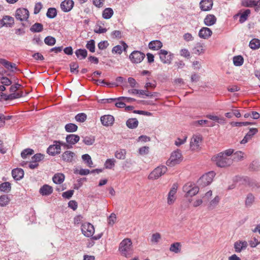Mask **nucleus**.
Segmentation results:
<instances>
[{"label": "nucleus", "instance_id": "4d7b16f0", "mask_svg": "<svg viewBox=\"0 0 260 260\" xmlns=\"http://www.w3.org/2000/svg\"><path fill=\"white\" fill-rule=\"evenodd\" d=\"M233 126H242L252 125L253 123L250 122H234L231 123Z\"/></svg>", "mask_w": 260, "mask_h": 260}, {"label": "nucleus", "instance_id": "6e6552de", "mask_svg": "<svg viewBox=\"0 0 260 260\" xmlns=\"http://www.w3.org/2000/svg\"><path fill=\"white\" fill-rule=\"evenodd\" d=\"M20 86V85L19 84H15L11 86L10 91L11 93L8 95L7 99L13 100L21 98L23 95L22 91L18 90Z\"/></svg>", "mask_w": 260, "mask_h": 260}, {"label": "nucleus", "instance_id": "5701e85b", "mask_svg": "<svg viewBox=\"0 0 260 260\" xmlns=\"http://www.w3.org/2000/svg\"><path fill=\"white\" fill-rule=\"evenodd\" d=\"M67 143L70 145H74L79 142L80 137L78 135L75 134H70L67 136L66 138Z\"/></svg>", "mask_w": 260, "mask_h": 260}, {"label": "nucleus", "instance_id": "37998d69", "mask_svg": "<svg viewBox=\"0 0 260 260\" xmlns=\"http://www.w3.org/2000/svg\"><path fill=\"white\" fill-rule=\"evenodd\" d=\"M126 151L125 149L117 150L115 153V156L119 159H124L125 157Z\"/></svg>", "mask_w": 260, "mask_h": 260}, {"label": "nucleus", "instance_id": "ea45409f", "mask_svg": "<svg viewBox=\"0 0 260 260\" xmlns=\"http://www.w3.org/2000/svg\"><path fill=\"white\" fill-rule=\"evenodd\" d=\"M10 201L8 195H2L0 197V206L4 207L7 205Z\"/></svg>", "mask_w": 260, "mask_h": 260}, {"label": "nucleus", "instance_id": "79ce46f5", "mask_svg": "<svg viewBox=\"0 0 260 260\" xmlns=\"http://www.w3.org/2000/svg\"><path fill=\"white\" fill-rule=\"evenodd\" d=\"M161 238V236L160 234L159 233H155L152 235L150 241L153 244H157L159 242Z\"/></svg>", "mask_w": 260, "mask_h": 260}, {"label": "nucleus", "instance_id": "c85d7f7f", "mask_svg": "<svg viewBox=\"0 0 260 260\" xmlns=\"http://www.w3.org/2000/svg\"><path fill=\"white\" fill-rule=\"evenodd\" d=\"M249 46L252 50L259 49L260 47V40L256 38L252 39L249 42Z\"/></svg>", "mask_w": 260, "mask_h": 260}, {"label": "nucleus", "instance_id": "603ef678", "mask_svg": "<svg viewBox=\"0 0 260 260\" xmlns=\"http://www.w3.org/2000/svg\"><path fill=\"white\" fill-rule=\"evenodd\" d=\"M44 42L49 46H52L55 44L56 40L53 37L48 36L44 39Z\"/></svg>", "mask_w": 260, "mask_h": 260}, {"label": "nucleus", "instance_id": "6ab92c4d", "mask_svg": "<svg viewBox=\"0 0 260 260\" xmlns=\"http://www.w3.org/2000/svg\"><path fill=\"white\" fill-rule=\"evenodd\" d=\"M101 121L103 125L108 126L113 124L114 118L110 115H104L101 117Z\"/></svg>", "mask_w": 260, "mask_h": 260}, {"label": "nucleus", "instance_id": "5fc2aeb1", "mask_svg": "<svg viewBox=\"0 0 260 260\" xmlns=\"http://www.w3.org/2000/svg\"><path fill=\"white\" fill-rule=\"evenodd\" d=\"M206 117L211 120L215 121L217 122L218 123H224V121H225V119H224V118H219L218 116H214V115H207L206 116Z\"/></svg>", "mask_w": 260, "mask_h": 260}, {"label": "nucleus", "instance_id": "f3484780", "mask_svg": "<svg viewBox=\"0 0 260 260\" xmlns=\"http://www.w3.org/2000/svg\"><path fill=\"white\" fill-rule=\"evenodd\" d=\"M248 246L246 241L238 240L234 243V249L236 252L239 253L245 249Z\"/></svg>", "mask_w": 260, "mask_h": 260}, {"label": "nucleus", "instance_id": "4468645a", "mask_svg": "<svg viewBox=\"0 0 260 260\" xmlns=\"http://www.w3.org/2000/svg\"><path fill=\"white\" fill-rule=\"evenodd\" d=\"M159 58L161 61L165 64H170L172 59V55L169 54L168 52L165 50L161 49L159 52Z\"/></svg>", "mask_w": 260, "mask_h": 260}, {"label": "nucleus", "instance_id": "2f4dec72", "mask_svg": "<svg viewBox=\"0 0 260 260\" xmlns=\"http://www.w3.org/2000/svg\"><path fill=\"white\" fill-rule=\"evenodd\" d=\"M126 124L128 128L133 129L138 126V121L136 118H129L127 120Z\"/></svg>", "mask_w": 260, "mask_h": 260}, {"label": "nucleus", "instance_id": "09e8293b", "mask_svg": "<svg viewBox=\"0 0 260 260\" xmlns=\"http://www.w3.org/2000/svg\"><path fill=\"white\" fill-rule=\"evenodd\" d=\"M34 153V151L30 148L24 149L21 153V157L23 158H26L27 156L31 155Z\"/></svg>", "mask_w": 260, "mask_h": 260}, {"label": "nucleus", "instance_id": "bb28decb", "mask_svg": "<svg viewBox=\"0 0 260 260\" xmlns=\"http://www.w3.org/2000/svg\"><path fill=\"white\" fill-rule=\"evenodd\" d=\"M122 46L117 45L114 47L112 50L113 53H116L120 54L122 52L123 49L125 51L127 48V45L124 42H122Z\"/></svg>", "mask_w": 260, "mask_h": 260}, {"label": "nucleus", "instance_id": "423d86ee", "mask_svg": "<svg viewBox=\"0 0 260 260\" xmlns=\"http://www.w3.org/2000/svg\"><path fill=\"white\" fill-rule=\"evenodd\" d=\"M183 190L185 193V197L188 198L192 197L197 194L199 191V188L194 184L187 183L183 186Z\"/></svg>", "mask_w": 260, "mask_h": 260}, {"label": "nucleus", "instance_id": "a18cd8bd", "mask_svg": "<svg viewBox=\"0 0 260 260\" xmlns=\"http://www.w3.org/2000/svg\"><path fill=\"white\" fill-rule=\"evenodd\" d=\"M24 165H25L26 167H28L31 169H34L39 166V164L31 160L29 162H23L22 166H24Z\"/></svg>", "mask_w": 260, "mask_h": 260}, {"label": "nucleus", "instance_id": "4be33fe9", "mask_svg": "<svg viewBox=\"0 0 260 260\" xmlns=\"http://www.w3.org/2000/svg\"><path fill=\"white\" fill-rule=\"evenodd\" d=\"M53 192V188L48 184H45L40 188L39 192L42 196H49Z\"/></svg>", "mask_w": 260, "mask_h": 260}, {"label": "nucleus", "instance_id": "49530a36", "mask_svg": "<svg viewBox=\"0 0 260 260\" xmlns=\"http://www.w3.org/2000/svg\"><path fill=\"white\" fill-rule=\"evenodd\" d=\"M11 188V184L8 182H5L0 184V190L6 192L10 190Z\"/></svg>", "mask_w": 260, "mask_h": 260}, {"label": "nucleus", "instance_id": "de8ad7c7", "mask_svg": "<svg viewBox=\"0 0 260 260\" xmlns=\"http://www.w3.org/2000/svg\"><path fill=\"white\" fill-rule=\"evenodd\" d=\"M86 47L87 49L89 50L91 52H95V41L93 40H90L88 41L86 45Z\"/></svg>", "mask_w": 260, "mask_h": 260}, {"label": "nucleus", "instance_id": "ddd939ff", "mask_svg": "<svg viewBox=\"0 0 260 260\" xmlns=\"http://www.w3.org/2000/svg\"><path fill=\"white\" fill-rule=\"evenodd\" d=\"M29 17V12L25 8H19L15 13V17L20 21H26Z\"/></svg>", "mask_w": 260, "mask_h": 260}, {"label": "nucleus", "instance_id": "7c9ffc66", "mask_svg": "<svg viewBox=\"0 0 260 260\" xmlns=\"http://www.w3.org/2000/svg\"><path fill=\"white\" fill-rule=\"evenodd\" d=\"M251 13V11L249 9H247L245 10L242 13H238L237 15H240L239 22L240 23H243L245 22L248 18Z\"/></svg>", "mask_w": 260, "mask_h": 260}, {"label": "nucleus", "instance_id": "680f3d73", "mask_svg": "<svg viewBox=\"0 0 260 260\" xmlns=\"http://www.w3.org/2000/svg\"><path fill=\"white\" fill-rule=\"evenodd\" d=\"M109 43L107 41H101L98 44V47L100 50H104L107 48Z\"/></svg>", "mask_w": 260, "mask_h": 260}, {"label": "nucleus", "instance_id": "f03ea898", "mask_svg": "<svg viewBox=\"0 0 260 260\" xmlns=\"http://www.w3.org/2000/svg\"><path fill=\"white\" fill-rule=\"evenodd\" d=\"M118 250L122 256L126 258L130 257L134 251L131 240L128 238L123 239L119 244Z\"/></svg>", "mask_w": 260, "mask_h": 260}, {"label": "nucleus", "instance_id": "412c9836", "mask_svg": "<svg viewBox=\"0 0 260 260\" xmlns=\"http://www.w3.org/2000/svg\"><path fill=\"white\" fill-rule=\"evenodd\" d=\"M241 5L242 6L246 7H253L258 6L259 7L257 9H259L260 8V0H242Z\"/></svg>", "mask_w": 260, "mask_h": 260}, {"label": "nucleus", "instance_id": "052dcab7", "mask_svg": "<svg viewBox=\"0 0 260 260\" xmlns=\"http://www.w3.org/2000/svg\"><path fill=\"white\" fill-rule=\"evenodd\" d=\"M79 68V66L76 62H72L70 64V70L72 73H76L78 72V69Z\"/></svg>", "mask_w": 260, "mask_h": 260}, {"label": "nucleus", "instance_id": "b1692460", "mask_svg": "<svg viewBox=\"0 0 260 260\" xmlns=\"http://www.w3.org/2000/svg\"><path fill=\"white\" fill-rule=\"evenodd\" d=\"M12 175L15 180H19L23 178L24 172L20 168L14 169L12 171Z\"/></svg>", "mask_w": 260, "mask_h": 260}, {"label": "nucleus", "instance_id": "c756f323", "mask_svg": "<svg viewBox=\"0 0 260 260\" xmlns=\"http://www.w3.org/2000/svg\"><path fill=\"white\" fill-rule=\"evenodd\" d=\"M53 181L55 184H61L64 180V175L62 173H57L54 175Z\"/></svg>", "mask_w": 260, "mask_h": 260}, {"label": "nucleus", "instance_id": "7ed1b4c3", "mask_svg": "<svg viewBox=\"0 0 260 260\" xmlns=\"http://www.w3.org/2000/svg\"><path fill=\"white\" fill-rule=\"evenodd\" d=\"M81 231L85 236L87 237H91V239L94 240L100 239L103 235L102 234H100L93 236L94 233V228L93 225L89 222H85L82 224Z\"/></svg>", "mask_w": 260, "mask_h": 260}, {"label": "nucleus", "instance_id": "72a5a7b5", "mask_svg": "<svg viewBox=\"0 0 260 260\" xmlns=\"http://www.w3.org/2000/svg\"><path fill=\"white\" fill-rule=\"evenodd\" d=\"M75 54L80 59H82L87 57V51L86 49H79L75 51Z\"/></svg>", "mask_w": 260, "mask_h": 260}, {"label": "nucleus", "instance_id": "6e6d98bb", "mask_svg": "<svg viewBox=\"0 0 260 260\" xmlns=\"http://www.w3.org/2000/svg\"><path fill=\"white\" fill-rule=\"evenodd\" d=\"M44 155L41 153H37L31 158V160L39 164V162L43 160Z\"/></svg>", "mask_w": 260, "mask_h": 260}, {"label": "nucleus", "instance_id": "13d9d810", "mask_svg": "<svg viewBox=\"0 0 260 260\" xmlns=\"http://www.w3.org/2000/svg\"><path fill=\"white\" fill-rule=\"evenodd\" d=\"M187 137L185 135L183 137L182 139L177 138L175 141V144L177 146H180V145L183 144L185 142H186Z\"/></svg>", "mask_w": 260, "mask_h": 260}, {"label": "nucleus", "instance_id": "bf43d9fd", "mask_svg": "<svg viewBox=\"0 0 260 260\" xmlns=\"http://www.w3.org/2000/svg\"><path fill=\"white\" fill-rule=\"evenodd\" d=\"M83 142L87 145H91L94 143V139L93 138L85 137L84 138Z\"/></svg>", "mask_w": 260, "mask_h": 260}, {"label": "nucleus", "instance_id": "774afa93", "mask_svg": "<svg viewBox=\"0 0 260 260\" xmlns=\"http://www.w3.org/2000/svg\"><path fill=\"white\" fill-rule=\"evenodd\" d=\"M68 206L70 208L72 209L73 210H75L77 209L78 207L77 203L74 200H72L69 201L68 203Z\"/></svg>", "mask_w": 260, "mask_h": 260}, {"label": "nucleus", "instance_id": "a19ab883", "mask_svg": "<svg viewBox=\"0 0 260 260\" xmlns=\"http://www.w3.org/2000/svg\"><path fill=\"white\" fill-rule=\"evenodd\" d=\"M46 15L49 18L52 19L55 18L57 15L56 9L54 8H49L46 13Z\"/></svg>", "mask_w": 260, "mask_h": 260}, {"label": "nucleus", "instance_id": "aec40b11", "mask_svg": "<svg viewBox=\"0 0 260 260\" xmlns=\"http://www.w3.org/2000/svg\"><path fill=\"white\" fill-rule=\"evenodd\" d=\"M213 6L212 0H202L200 3V7L202 11H209Z\"/></svg>", "mask_w": 260, "mask_h": 260}, {"label": "nucleus", "instance_id": "cd10ccee", "mask_svg": "<svg viewBox=\"0 0 260 260\" xmlns=\"http://www.w3.org/2000/svg\"><path fill=\"white\" fill-rule=\"evenodd\" d=\"M1 20L3 26H11L14 23V18L10 16H4Z\"/></svg>", "mask_w": 260, "mask_h": 260}, {"label": "nucleus", "instance_id": "39448f33", "mask_svg": "<svg viewBox=\"0 0 260 260\" xmlns=\"http://www.w3.org/2000/svg\"><path fill=\"white\" fill-rule=\"evenodd\" d=\"M168 168L164 165L159 166L155 168L149 175L148 178L150 180H156L164 175L167 171Z\"/></svg>", "mask_w": 260, "mask_h": 260}, {"label": "nucleus", "instance_id": "dca6fc26", "mask_svg": "<svg viewBox=\"0 0 260 260\" xmlns=\"http://www.w3.org/2000/svg\"><path fill=\"white\" fill-rule=\"evenodd\" d=\"M74 5V3L72 0H64L60 4L61 10L64 12H70Z\"/></svg>", "mask_w": 260, "mask_h": 260}, {"label": "nucleus", "instance_id": "58836bf2", "mask_svg": "<svg viewBox=\"0 0 260 260\" xmlns=\"http://www.w3.org/2000/svg\"><path fill=\"white\" fill-rule=\"evenodd\" d=\"M244 62L243 57L241 55H238L233 57V63L236 66H241Z\"/></svg>", "mask_w": 260, "mask_h": 260}, {"label": "nucleus", "instance_id": "a211bd4d", "mask_svg": "<svg viewBox=\"0 0 260 260\" xmlns=\"http://www.w3.org/2000/svg\"><path fill=\"white\" fill-rule=\"evenodd\" d=\"M212 35V30L208 27H203L199 32V36L204 39H209Z\"/></svg>", "mask_w": 260, "mask_h": 260}, {"label": "nucleus", "instance_id": "c9c22d12", "mask_svg": "<svg viewBox=\"0 0 260 260\" xmlns=\"http://www.w3.org/2000/svg\"><path fill=\"white\" fill-rule=\"evenodd\" d=\"M113 11L110 8H106L103 12L102 16L104 19H110L113 15Z\"/></svg>", "mask_w": 260, "mask_h": 260}, {"label": "nucleus", "instance_id": "473e14b6", "mask_svg": "<svg viewBox=\"0 0 260 260\" xmlns=\"http://www.w3.org/2000/svg\"><path fill=\"white\" fill-rule=\"evenodd\" d=\"M181 245L179 242L172 244L170 247V250L175 253H179L181 251Z\"/></svg>", "mask_w": 260, "mask_h": 260}, {"label": "nucleus", "instance_id": "f8f14e48", "mask_svg": "<svg viewBox=\"0 0 260 260\" xmlns=\"http://www.w3.org/2000/svg\"><path fill=\"white\" fill-rule=\"evenodd\" d=\"M178 189V185L176 183L174 184L169 193L168 194L167 198V203L171 205L174 203L176 199V194L177 193V190Z\"/></svg>", "mask_w": 260, "mask_h": 260}, {"label": "nucleus", "instance_id": "c03bdc74", "mask_svg": "<svg viewBox=\"0 0 260 260\" xmlns=\"http://www.w3.org/2000/svg\"><path fill=\"white\" fill-rule=\"evenodd\" d=\"M82 158L84 161H86V163L88 167L90 168L92 167L93 162L91 160L90 156L89 154H83L82 156Z\"/></svg>", "mask_w": 260, "mask_h": 260}, {"label": "nucleus", "instance_id": "e2e57ef3", "mask_svg": "<svg viewBox=\"0 0 260 260\" xmlns=\"http://www.w3.org/2000/svg\"><path fill=\"white\" fill-rule=\"evenodd\" d=\"M116 220V216L114 213H112L108 218V223L111 225H113Z\"/></svg>", "mask_w": 260, "mask_h": 260}, {"label": "nucleus", "instance_id": "4c0bfd02", "mask_svg": "<svg viewBox=\"0 0 260 260\" xmlns=\"http://www.w3.org/2000/svg\"><path fill=\"white\" fill-rule=\"evenodd\" d=\"M254 201V197L251 193H249L247 194L245 201V205L246 207H250Z\"/></svg>", "mask_w": 260, "mask_h": 260}, {"label": "nucleus", "instance_id": "0eeeda50", "mask_svg": "<svg viewBox=\"0 0 260 260\" xmlns=\"http://www.w3.org/2000/svg\"><path fill=\"white\" fill-rule=\"evenodd\" d=\"M215 175L213 171L209 172L203 175L199 180L198 183L202 186H206L209 185L213 181Z\"/></svg>", "mask_w": 260, "mask_h": 260}, {"label": "nucleus", "instance_id": "1a4fd4ad", "mask_svg": "<svg viewBox=\"0 0 260 260\" xmlns=\"http://www.w3.org/2000/svg\"><path fill=\"white\" fill-rule=\"evenodd\" d=\"M202 141V138L200 135H193L190 142V148L191 150H199Z\"/></svg>", "mask_w": 260, "mask_h": 260}, {"label": "nucleus", "instance_id": "338daca9", "mask_svg": "<svg viewBox=\"0 0 260 260\" xmlns=\"http://www.w3.org/2000/svg\"><path fill=\"white\" fill-rule=\"evenodd\" d=\"M139 152L141 155L147 154L149 152V147L147 146L142 147L139 149Z\"/></svg>", "mask_w": 260, "mask_h": 260}, {"label": "nucleus", "instance_id": "0e129e2a", "mask_svg": "<svg viewBox=\"0 0 260 260\" xmlns=\"http://www.w3.org/2000/svg\"><path fill=\"white\" fill-rule=\"evenodd\" d=\"M1 81L4 85L6 86H9L12 83L11 81L8 78L6 77H2L1 79Z\"/></svg>", "mask_w": 260, "mask_h": 260}, {"label": "nucleus", "instance_id": "3c124183", "mask_svg": "<svg viewBox=\"0 0 260 260\" xmlns=\"http://www.w3.org/2000/svg\"><path fill=\"white\" fill-rule=\"evenodd\" d=\"M244 157V153L241 151H238L234 153V158L233 159L236 161H239L242 160Z\"/></svg>", "mask_w": 260, "mask_h": 260}, {"label": "nucleus", "instance_id": "20e7f679", "mask_svg": "<svg viewBox=\"0 0 260 260\" xmlns=\"http://www.w3.org/2000/svg\"><path fill=\"white\" fill-rule=\"evenodd\" d=\"M182 160V154L179 150H177L172 153L170 158L166 161V165L172 167L180 164Z\"/></svg>", "mask_w": 260, "mask_h": 260}, {"label": "nucleus", "instance_id": "864d4df0", "mask_svg": "<svg viewBox=\"0 0 260 260\" xmlns=\"http://www.w3.org/2000/svg\"><path fill=\"white\" fill-rule=\"evenodd\" d=\"M86 119L87 115L83 113H79L75 116L76 120L80 122H84Z\"/></svg>", "mask_w": 260, "mask_h": 260}, {"label": "nucleus", "instance_id": "f704fd0d", "mask_svg": "<svg viewBox=\"0 0 260 260\" xmlns=\"http://www.w3.org/2000/svg\"><path fill=\"white\" fill-rule=\"evenodd\" d=\"M43 25L40 23H35L31 26L30 28V31L34 32H41L43 30Z\"/></svg>", "mask_w": 260, "mask_h": 260}, {"label": "nucleus", "instance_id": "a878e982", "mask_svg": "<svg viewBox=\"0 0 260 260\" xmlns=\"http://www.w3.org/2000/svg\"><path fill=\"white\" fill-rule=\"evenodd\" d=\"M149 48L153 50H158L162 46V43L158 40H155L150 42L148 45Z\"/></svg>", "mask_w": 260, "mask_h": 260}, {"label": "nucleus", "instance_id": "393cba45", "mask_svg": "<svg viewBox=\"0 0 260 260\" xmlns=\"http://www.w3.org/2000/svg\"><path fill=\"white\" fill-rule=\"evenodd\" d=\"M216 18L214 15L208 14L205 18L204 22L206 25L211 26L216 23Z\"/></svg>", "mask_w": 260, "mask_h": 260}, {"label": "nucleus", "instance_id": "9d476101", "mask_svg": "<svg viewBox=\"0 0 260 260\" xmlns=\"http://www.w3.org/2000/svg\"><path fill=\"white\" fill-rule=\"evenodd\" d=\"M77 157L76 153L70 150L64 151L61 155V160L65 162L72 163Z\"/></svg>", "mask_w": 260, "mask_h": 260}, {"label": "nucleus", "instance_id": "69168bd1", "mask_svg": "<svg viewBox=\"0 0 260 260\" xmlns=\"http://www.w3.org/2000/svg\"><path fill=\"white\" fill-rule=\"evenodd\" d=\"M42 8V5L41 3L39 2L35 4L34 8V13L35 14H38Z\"/></svg>", "mask_w": 260, "mask_h": 260}, {"label": "nucleus", "instance_id": "2eb2a0df", "mask_svg": "<svg viewBox=\"0 0 260 260\" xmlns=\"http://www.w3.org/2000/svg\"><path fill=\"white\" fill-rule=\"evenodd\" d=\"M54 143V144L50 145L47 149V153L52 156L58 154L61 152V148L57 142L55 141Z\"/></svg>", "mask_w": 260, "mask_h": 260}, {"label": "nucleus", "instance_id": "f257e3e1", "mask_svg": "<svg viewBox=\"0 0 260 260\" xmlns=\"http://www.w3.org/2000/svg\"><path fill=\"white\" fill-rule=\"evenodd\" d=\"M234 153V150L229 149L213 156L212 158L216 165L221 168L227 167L233 164V159L229 157Z\"/></svg>", "mask_w": 260, "mask_h": 260}, {"label": "nucleus", "instance_id": "e433bc0d", "mask_svg": "<svg viewBox=\"0 0 260 260\" xmlns=\"http://www.w3.org/2000/svg\"><path fill=\"white\" fill-rule=\"evenodd\" d=\"M65 129L67 132L73 133L76 132L78 129V126L74 123H70L65 125Z\"/></svg>", "mask_w": 260, "mask_h": 260}, {"label": "nucleus", "instance_id": "9b49d317", "mask_svg": "<svg viewBox=\"0 0 260 260\" xmlns=\"http://www.w3.org/2000/svg\"><path fill=\"white\" fill-rule=\"evenodd\" d=\"M145 57L144 53L139 51H134L130 54L129 59L133 63H139L144 59Z\"/></svg>", "mask_w": 260, "mask_h": 260}, {"label": "nucleus", "instance_id": "8fccbe9b", "mask_svg": "<svg viewBox=\"0 0 260 260\" xmlns=\"http://www.w3.org/2000/svg\"><path fill=\"white\" fill-rule=\"evenodd\" d=\"M115 160L114 159H107L104 164L106 169H111L115 166Z\"/></svg>", "mask_w": 260, "mask_h": 260}]
</instances>
